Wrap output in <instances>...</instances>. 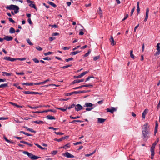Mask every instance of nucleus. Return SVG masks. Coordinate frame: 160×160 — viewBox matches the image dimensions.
<instances>
[{
	"label": "nucleus",
	"instance_id": "1",
	"mask_svg": "<svg viewBox=\"0 0 160 160\" xmlns=\"http://www.w3.org/2000/svg\"><path fill=\"white\" fill-rule=\"evenodd\" d=\"M148 124L145 123L142 128L143 138L144 140L146 141L149 137V130L148 128Z\"/></svg>",
	"mask_w": 160,
	"mask_h": 160
},
{
	"label": "nucleus",
	"instance_id": "2",
	"mask_svg": "<svg viewBox=\"0 0 160 160\" xmlns=\"http://www.w3.org/2000/svg\"><path fill=\"white\" fill-rule=\"evenodd\" d=\"M6 8L9 10H13L15 14H17L19 12V7L16 5L12 4L9 6H8L6 7Z\"/></svg>",
	"mask_w": 160,
	"mask_h": 160
},
{
	"label": "nucleus",
	"instance_id": "3",
	"mask_svg": "<svg viewBox=\"0 0 160 160\" xmlns=\"http://www.w3.org/2000/svg\"><path fill=\"white\" fill-rule=\"evenodd\" d=\"M23 153L24 154L27 155L29 158L33 160H36L41 158L40 157L36 156L26 151H23Z\"/></svg>",
	"mask_w": 160,
	"mask_h": 160
},
{
	"label": "nucleus",
	"instance_id": "4",
	"mask_svg": "<svg viewBox=\"0 0 160 160\" xmlns=\"http://www.w3.org/2000/svg\"><path fill=\"white\" fill-rule=\"evenodd\" d=\"M159 138H157L156 140L152 144L151 148L150 150L154 151V149L155 148V146L157 145V143L159 141Z\"/></svg>",
	"mask_w": 160,
	"mask_h": 160
},
{
	"label": "nucleus",
	"instance_id": "5",
	"mask_svg": "<svg viewBox=\"0 0 160 160\" xmlns=\"http://www.w3.org/2000/svg\"><path fill=\"white\" fill-rule=\"evenodd\" d=\"M62 155L66 157L67 158H73L74 157V156L73 155L71 154L68 152H66L65 153H63Z\"/></svg>",
	"mask_w": 160,
	"mask_h": 160
},
{
	"label": "nucleus",
	"instance_id": "6",
	"mask_svg": "<svg viewBox=\"0 0 160 160\" xmlns=\"http://www.w3.org/2000/svg\"><path fill=\"white\" fill-rule=\"evenodd\" d=\"M106 110L107 112H110L112 113H113L114 111H116V109L114 107H111V108H108Z\"/></svg>",
	"mask_w": 160,
	"mask_h": 160
},
{
	"label": "nucleus",
	"instance_id": "7",
	"mask_svg": "<svg viewBox=\"0 0 160 160\" xmlns=\"http://www.w3.org/2000/svg\"><path fill=\"white\" fill-rule=\"evenodd\" d=\"M3 59L7 61H10L12 62L16 60V59L14 58H12L10 57L7 56L3 58Z\"/></svg>",
	"mask_w": 160,
	"mask_h": 160
},
{
	"label": "nucleus",
	"instance_id": "8",
	"mask_svg": "<svg viewBox=\"0 0 160 160\" xmlns=\"http://www.w3.org/2000/svg\"><path fill=\"white\" fill-rule=\"evenodd\" d=\"M158 51H157L155 54V55L157 56L160 54V43H158L156 46Z\"/></svg>",
	"mask_w": 160,
	"mask_h": 160
},
{
	"label": "nucleus",
	"instance_id": "9",
	"mask_svg": "<svg viewBox=\"0 0 160 160\" xmlns=\"http://www.w3.org/2000/svg\"><path fill=\"white\" fill-rule=\"evenodd\" d=\"M83 109L82 107L80 104H78L75 107V110L78 111Z\"/></svg>",
	"mask_w": 160,
	"mask_h": 160
},
{
	"label": "nucleus",
	"instance_id": "10",
	"mask_svg": "<svg viewBox=\"0 0 160 160\" xmlns=\"http://www.w3.org/2000/svg\"><path fill=\"white\" fill-rule=\"evenodd\" d=\"M84 79H76L74 80L71 83V84H73L76 83H79L80 82H83L84 81Z\"/></svg>",
	"mask_w": 160,
	"mask_h": 160
},
{
	"label": "nucleus",
	"instance_id": "11",
	"mask_svg": "<svg viewBox=\"0 0 160 160\" xmlns=\"http://www.w3.org/2000/svg\"><path fill=\"white\" fill-rule=\"evenodd\" d=\"M13 39V37L9 36H5V37L4 38V40H6L8 41H12Z\"/></svg>",
	"mask_w": 160,
	"mask_h": 160
},
{
	"label": "nucleus",
	"instance_id": "12",
	"mask_svg": "<svg viewBox=\"0 0 160 160\" xmlns=\"http://www.w3.org/2000/svg\"><path fill=\"white\" fill-rule=\"evenodd\" d=\"M149 8H147L146 12L145 18L144 20V22H146L148 20V13H149Z\"/></svg>",
	"mask_w": 160,
	"mask_h": 160
},
{
	"label": "nucleus",
	"instance_id": "13",
	"mask_svg": "<svg viewBox=\"0 0 160 160\" xmlns=\"http://www.w3.org/2000/svg\"><path fill=\"white\" fill-rule=\"evenodd\" d=\"M93 104L90 102H86L85 105L83 106L84 107H92Z\"/></svg>",
	"mask_w": 160,
	"mask_h": 160
},
{
	"label": "nucleus",
	"instance_id": "14",
	"mask_svg": "<svg viewBox=\"0 0 160 160\" xmlns=\"http://www.w3.org/2000/svg\"><path fill=\"white\" fill-rule=\"evenodd\" d=\"M106 120L105 119L102 118H98V122L99 123H103Z\"/></svg>",
	"mask_w": 160,
	"mask_h": 160
},
{
	"label": "nucleus",
	"instance_id": "15",
	"mask_svg": "<svg viewBox=\"0 0 160 160\" xmlns=\"http://www.w3.org/2000/svg\"><path fill=\"white\" fill-rule=\"evenodd\" d=\"M70 144L68 143L64 146L60 148H64L65 149H67L68 148L70 147Z\"/></svg>",
	"mask_w": 160,
	"mask_h": 160
},
{
	"label": "nucleus",
	"instance_id": "16",
	"mask_svg": "<svg viewBox=\"0 0 160 160\" xmlns=\"http://www.w3.org/2000/svg\"><path fill=\"white\" fill-rule=\"evenodd\" d=\"M81 52V51H75V52H72L70 54V55H74L80 53Z\"/></svg>",
	"mask_w": 160,
	"mask_h": 160
},
{
	"label": "nucleus",
	"instance_id": "17",
	"mask_svg": "<svg viewBox=\"0 0 160 160\" xmlns=\"http://www.w3.org/2000/svg\"><path fill=\"white\" fill-rule=\"evenodd\" d=\"M22 84L23 85L32 86L34 85V83L33 82H23Z\"/></svg>",
	"mask_w": 160,
	"mask_h": 160
},
{
	"label": "nucleus",
	"instance_id": "18",
	"mask_svg": "<svg viewBox=\"0 0 160 160\" xmlns=\"http://www.w3.org/2000/svg\"><path fill=\"white\" fill-rule=\"evenodd\" d=\"M46 118L48 119L49 120H55V118L54 117L51 116V115H48L46 117Z\"/></svg>",
	"mask_w": 160,
	"mask_h": 160
},
{
	"label": "nucleus",
	"instance_id": "19",
	"mask_svg": "<svg viewBox=\"0 0 160 160\" xmlns=\"http://www.w3.org/2000/svg\"><path fill=\"white\" fill-rule=\"evenodd\" d=\"M2 73V75L3 76H5V75L6 76H11L12 74L11 73H9L5 72H3Z\"/></svg>",
	"mask_w": 160,
	"mask_h": 160
},
{
	"label": "nucleus",
	"instance_id": "20",
	"mask_svg": "<svg viewBox=\"0 0 160 160\" xmlns=\"http://www.w3.org/2000/svg\"><path fill=\"white\" fill-rule=\"evenodd\" d=\"M20 142L21 143H22L24 144H27L30 147H32V144H31L29 143L28 142L23 141H20Z\"/></svg>",
	"mask_w": 160,
	"mask_h": 160
},
{
	"label": "nucleus",
	"instance_id": "21",
	"mask_svg": "<svg viewBox=\"0 0 160 160\" xmlns=\"http://www.w3.org/2000/svg\"><path fill=\"white\" fill-rule=\"evenodd\" d=\"M33 122L34 123L38 124H43L44 123L43 121L41 120L33 121Z\"/></svg>",
	"mask_w": 160,
	"mask_h": 160
},
{
	"label": "nucleus",
	"instance_id": "22",
	"mask_svg": "<svg viewBox=\"0 0 160 160\" xmlns=\"http://www.w3.org/2000/svg\"><path fill=\"white\" fill-rule=\"evenodd\" d=\"M15 32V30L13 28L11 27L10 28V29H9V32L10 33H11V34L14 33Z\"/></svg>",
	"mask_w": 160,
	"mask_h": 160
},
{
	"label": "nucleus",
	"instance_id": "23",
	"mask_svg": "<svg viewBox=\"0 0 160 160\" xmlns=\"http://www.w3.org/2000/svg\"><path fill=\"white\" fill-rule=\"evenodd\" d=\"M78 92H77V91H75L69 93H68L67 94V96H70L73 94H78Z\"/></svg>",
	"mask_w": 160,
	"mask_h": 160
},
{
	"label": "nucleus",
	"instance_id": "24",
	"mask_svg": "<svg viewBox=\"0 0 160 160\" xmlns=\"http://www.w3.org/2000/svg\"><path fill=\"white\" fill-rule=\"evenodd\" d=\"M146 114L147 112L146 111V109H145L142 114V117L143 119H145Z\"/></svg>",
	"mask_w": 160,
	"mask_h": 160
},
{
	"label": "nucleus",
	"instance_id": "25",
	"mask_svg": "<svg viewBox=\"0 0 160 160\" xmlns=\"http://www.w3.org/2000/svg\"><path fill=\"white\" fill-rule=\"evenodd\" d=\"M110 41L111 43V44L112 43V45L113 46L116 44V42H114V39L112 36L111 37L110 39Z\"/></svg>",
	"mask_w": 160,
	"mask_h": 160
},
{
	"label": "nucleus",
	"instance_id": "26",
	"mask_svg": "<svg viewBox=\"0 0 160 160\" xmlns=\"http://www.w3.org/2000/svg\"><path fill=\"white\" fill-rule=\"evenodd\" d=\"M44 111H45V112H48L50 111V112H56V110H55V109H54L46 110Z\"/></svg>",
	"mask_w": 160,
	"mask_h": 160
},
{
	"label": "nucleus",
	"instance_id": "27",
	"mask_svg": "<svg viewBox=\"0 0 160 160\" xmlns=\"http://www.w3.org/2000/svg\"><path fill=\"white\" fill-rule=\"evenodd\" d=\"M99 10L98 11V13L100 15V16L101 18H102V12L101 9V8L100 7H99Z\"/></svg>",
	"mask_w": 160,
	"mask_h": 160
},
{
	"label": "nucleus",
	"instance_id": "28",
	"mask_svg": "<svg viewBox=\"0 0 160 160\" xmlns=\"http://www.w3.org/2000/svg\"><path fill=\"white\" fill-rule=\"evenodd\" d=\"M150 151H151V158L152 159H153L154 156L155 154L154 151L150 150Z\"/></svg>",
	"mask_w": 160,
	"mask_h": 160
},
{
	"label": "nucleus",
	"instance_id": "29",
	"mask_svg": "<svg viewBox=\"0 0 160 160\" xmlns=\"http://www.w3.org/2000/svg\"><path fill=\"white\" fill-rule=\"evenodd\" d=\"M48 3L54 8L56 7L57 6L55 4L51 2L48 1Z\"/></svg>",
	"mask_w": 160,
	"mask_h": 160
},
{
	"label": "nucleus",
	"instance_id": "30",
	"mask_svg": "<svg viewBox=\"0 0 160 160\" xmlns=\"http://www.w3.org/2000/svg\"><path fill=\"white\" fill-rule=\"evenodd\" d=\"M130 57L131 58H132L133 59H134V56L133 54V50H131L130 51Z\"/></svg>",
	"mask_w": 160,
	"mask_h": 160
},
{
	"label": "nucleus",
	"instance_id": "31",
	"mask_svg": "<svg viewBox=\"0 0 160 160\" xmlns=\"http://www.w3.org/2000/svg\"><path fill=\"white\" fill-rule=\"evenodd\" d=\"M91 51L90 49H89L88 51V52H87L86 54H85L84 55L83 57H87L90 54V52H91Z\"/></svg>",
	"mask_w": 160,
	"mask_h": 160
},
{
	"label": "nucleus",
	"instance_id": "32",
	"mask_svg": "<svg viewBox=\"0 0 160 160\" xmlns=\"http://www.w3.org/2000/svg\"><path fill=\"white\" fill-rule=\"evenodd\" d=\"M8 86V83H4L0 85V88H3Z\"/></svg>",
	"mask_w": 160,
	"mask_h": 160
},
{
	"label": "nucleus",
	"instance_id": "33",
	"mask_svg": "<svg viewBox=\"0 0 160 160\" xmlns=\"http://www.w3.org/2000/svg\"><path fill=\"white\" fill-rule=\"evenodd\" d=\"M31 4L29 5V6L33 8L34 9L37 10V8L34 4H33V3H30Z\"/></svg>",
	"mask_w": 160,
	"mask_h": 160
},
{
	"label": "nucleus",
	"instance_id": "34",
	"mask_svg": "<svg viewBox=\"0 0 160 160\" xmlns=\"http://www.w3.org/2000/svg\"><path fill=\"white\" fill-rule=\"evenodd\" d=\"M89 72V71H86L85 72H83L82 73H81L80 75L81 78L84 75H85L86 74L88 73Z\"/></svg>",
	"mask_w": 160,
	"mask_h": 160
},
{
	"label": "nucleus",
	"instance_id": "35",
	"mask_svg": "<svg viewBox=\"0 0 160 160\" xmlns=\"http://www.w3.org/2000/svg\"><path fill=\"white\" fill-rule=\"evenodd\" d=\"M35 145L37 147H38V148H40V149H41L42 150H43V149H45V148H44L42 147L40 145H39V144H38V143H35Z\"/></svg>",
	"mask_w": 160,
	"mask_h": 160
},
{
	"label": "nucleus",
	"instance_id": "36",
	"mask_svg": "<svg viewBox=\"0 0 160 160\" xmlns=\"http://www.w3.org/2000/svg\"><path fill=\"white\" fill-rule=\"evenodd\" d=\"M139 2H137V13L138 14L140 12V8H139Z\"/></svg>",
	"mask_w": 160,
	"mask_h": 160
},
{
	"label": "nucleus",
	"instance_id": "37",
	"mask_svg": "<svg viewBox=\"0 0 160 160\" xmlns=\"http://www.w3.org/2000/svg\"><path fill=\"white\" fill-rule=\"evenodd\" d=\"M92 86H93V85L92 84H85V85H82L83 87H92Z\"/></svg>",
	"mask_w": 160,
	"mask_h": 160
},
{
	"label": "nucleus",
	"instance_id": "38",
	"mask_svg": "<svg viewBox=\"0 0 160 160\" xmlns=\"http://www.w3.org/2000/svg\"><path fill=\"white\" fill-rule=\"evenodd\" d=\"M75 106V105L74 104H72L70 106H69V107H67V109H70L72 108H74Z\"/></svg>",
	"mask_w": 160,
	"mask_h": 160
},
{
	"label": "nucleus",
	"instance_id": "39",
	"mask_svg": "<svg viewBox=\"0 0 160 160\" xmlns=\"http://www.w3.org/2000/svg\"><path fill=\"white\" fill-rule=\"evenodd\" d=\"M31 94H38L41 95L42 94V93L40 92L31 91Z\"/></svg>",
	"mask_w": 160,
	"mask_h": 160
},
{
	"label": "nucleus",
	"instance_id": "40",
	"mask_svg": "<svg viewBox=\"0 0 160 160\" xmlns=\"http://www.w3.org/2000/svg\"><path fill=\"white\" fill-rule=\"evenodd\" d=\"M83 122L82 121L80 120H73L72 121L70 122V123H73L74 122Z\"/></svg>",
	"mask_w": 160,
	"mask_h": 160
},
{
	"label": "nucleus",
	"instance_id": "41",
	"mask_svg": "<svg viewBox=\"0 0 160 160\" xmlns=\"http://www.w3.org/2000/svg\"><path fill=\"white\" fill-rule=\"evenodd\" d=\"M62 138H60V139H57L56 138H55L54 139V140L55 141H56L57 142H60L62 141Z\"/></svg>",
	"mask_w": 160,
	"mask_h": 160
},
{
	"label": "nucleus",
	"instance_id": "42",
	"mask_svg": "<svg viewBox=\"0 0 160 160\" xmlns=\"http://www.w3.org/2000/svg\"><path fill=\"white\" fill-rule=\"evenodd\" d=\"M56 108L58 109V110H62L63 112H65V111H66V110H67V108H66V109H63V108H58V107H57V108Z\"/></svg>",
	"mask_w": 160,
	"mask_h": 160
},
{
	"label": "nucleus",
	"instance_id": "43",
	"mask_svg": "<svg viewBox=\"0 0 160 160\" xmlns=\"http://www.w3.org/2000/svg\"><path fill=\"white\" fill-rule=\"evenodd\" d=\"M87 92L88 91H85V90L77 91V92H78V94L85 93V92Z\"/></svg>",
	"mask_w": 160,
	"mask_h": 160
},
{
	"label": "nucleus",
	"instance_id": "44",
	"mask_svg": "<svg viewBox=\"0 0 160 160\" xmlns=\"http://www.w3.org/2000/svg\"><path fill=\"white\" fill-rule=\"evenodd\" d=\"M71 66H72V64H70V65H66V66H63L62 68H63V69H65V68H68L69 67H71Z\"/></svg>",
	"mask_w": 160,
	"mask_h": 160
},
{
	"label": "nucleus",
	"instance_id": "45",
	"mask_svg": "<svg viewBox=\"0 0 160 160\" xmlns=\"http://www.w3.org/2000/svg\"><path fill=\"white\" fill-rule=\"evenodd\" d=\"M27 42L30 45H33V44L31 42V41L29 39H27Z\"/></svg>",
	"mask_w": 160,
	"mask_h": 160
},
{
	"label": "nucleus",
	"instance_id": "46",
	"mask_svg": "<svg viewBox=\"0 0 160 160\" xmlns=\"http://www.w3.org/2000/svg\"><path fill=\"white\" fill-rule=\"evenodd\" d=\"M70 118L72 119H76L79 118L80 117L78 116L75 117H73L71 115L70 116Z\"/></svg>",
	"mask_w": 160,
	"mask_h": 160
},
{
	"label": "nucleus",
	"instance_id": "47",
	"mask_svg": "<svg viewBox=\"0 0 160 160\" xmlns=\"http://www.w3.org/2000/svg\"><path fill=\"white\" fill-rule=\"evenodd\" d=\"M52 52H44V54L45 56H47V55L51 54H52Z\"/></svg>",
	"mask_w": 160,
	"mask_h": 160
},
{
	"label": "nucleus",
	"instance_id": "48",
	"mask_svg": "<svg viewBox=\"0 0 160 160\" xmlns=\"http://www.w3.org/2000/svg\"><path fill=\"white\" fill-rule=\"evenodd\" d=\"M73 58H68V59H65V61L66 62H69L70 61L73 60Z\"/></svg>",
	"mask_w": 160,
	"mask_h": 160
},
{
	"label": "nucleus",
	"instance_id": "49",
	"mask_svg": "<svg viewBox=\"0 0 160 160\" xmlns=\"http://www.w3.org/2000/svg\"><path fill=\"white\" fill-rule=\"evenodd\" d=\"M8 19L9 21L12 23H14L15 22V21L13 20L12 18H8Z\"/></svg>",
	"mask_w": 160,
	"mask_h": 160
},
{
	"label": "nucleus",
	"instance_id": "50",
	"mask_svg": "<svg viewBox=\"0 0 160 160\" xmlns=\"http://www.w3.org/2000/svg\"><path fill=\"white\" fill-rule=\"evenodd\" d=\"M43 59L44 60H51V59L50 58L48 57H45L44 58H43Z\"/></svg>",
	"mask_w": 160,
	"mask_h": 160
},
{
	"label": "nucleus",
	"instance_id": "51",
	"mask_svg": "<svg viewBox=\"0 0 160 160\" xmlns=\"http://www.w3.org/2000/svg\"><path fill=\"white\" fill-rule=\"evenodd\" d=\"M32 60L36 63H38L39 62V61L36 58L32 59Z\"/></svg>",
	"mask_w": 160,
	"mask_h": 160
},
{
	"label": "nucleus",
	"instance_id": "52",
	"mask_svg": "<svg viewBox=\"0 0 160 160\" xmlns=\"http://www.w3.org/2000/svg\"><path fill=\"white\" fill-rule=\"evenodd\" d=\"M93 107H89L86 109V110L87 111H89L91 110L93 108Z\"/></svg>",
	"mask_w": 160,
	"mask_h": 160
},
{
	"label": "nucleus",
	"instance_id": "53",
	"mask_svg": "<svg viewBox=\"0 0 160 160\" xmlns=\"http://www.w3.org/2000/svg\"><path fill=\"white\" fill-rule=\"evenodd\" d=\"M54 133H55L57 135H63L64 134L63 133H62L61 132H54Z\"/></svg>",
	"mask_w": 160,
	"mask_h": 160
},
{
	"label": "nucleus",
	"instance_id": "54",
	"mask_svg": "<svg viewBox=\"0 0 160 160\" xmlns=\"http://www.w3.org/2000/svg\"><path fill=\"white\" fill-rule=\"evenodd\" d=\"M100 58L99 56H95L93 58V60L94 61H96L97 60H98Z\"/></svg>",
	"mask_w": 160,
	"mask_h": 160
},
{
	"label": "nucleus",
	"instance_id": "55",
	"mask_svg": "<svg viewBox=\"0 0 160 160\" xmlns=\"http://www.w3.org/2000/svg\"><path fill=\"white\" fill-rule=\"evenodd\" d=\"M43 84H44L43 82H37V83H34V85H39Z\"/></svg>",
	"mask_w": 160,
	"mask_h": 160
},
{
	"label": "nucleus",
	"instance_id": "56",
	"mask_svg": "<svg viewBox=\"0 0 160 160\" xmlns=\"http://www.w3.org/2000/svg\"><path fill=\"white\" fill-rule=\"evenodd\" d=\"M16 60H20V61H24L26 60V58H15Z\"/></svg>",
	"mask_w": 160,
	"mask_h": 160
},
{
	"label": "nucleus",
	"instance_id": "57",
	"mask_svg": "<svg viewBox=\"0 0 160 160\" xmlns=\"http://www.w3.org/2000/svg\"><path fill=\"white\" fill-rule=\"evenodd\" d=\"M59 35V33L58 32H53L52 33V36H58Z\"/></svg>",
	"mask_w": 160,
	"mask_h": 160
},
{
	"label": "nucleus",
	"instance_id": "58",
	"mask_svg": "<svg viewBox=\"0 0 160 160\" xmlns=\"http://www.w3.org/2000/svg\"><path fill=\"white\" fill-rule=\"evenodd\" d=\"M135 9V7H134V8H133L131 10V14H130L131 16H132L133 15L134 12V11Z\"/></svg>",
	"mask_w": 160,
	"mask_h": 160
},
{
	"label": "nucleus",
	"instance_id": "59",
	"mask_svg": "<svg viewBox=\"0 0 160 160\" xmlns=\"http://www.w3.org/2000/svg\"><path fill=\"white\" fill-rule=\"evenodd\" d=\"M91 78H94V77H93V76L88 77V78H86V80L85 81V82H86L87 81L89 80H90V79Z\"/></svg>",
	"mask_w": 160,
	"mask_h": 160
},
{
	"label": "nucleus",
	"instance_id": "60",
	"mask_svg": "<svg viewBox=\"0 0 160 160\" xmlns=\"http://www.w3.org/2000/svg\"><path fill=\"white\" fill-rule=\"evenodd\" d=\"M82 87H82V85H81V86H79V87H75V88H73V89H74V90H76V89H78L81 88H82Z\"/></svg>",
	"mask_w": 160,
	"mask_h": 160
},
{
	"label": "nucleus",
	"instance_id": "61",
	"mask_svg": "<svg viewBox=\"0 0 160 160\" xmlns=\"http://www.w3.org/2000/svg\"><path fill=\"white\" fill-rule=\"evenodd\" d=\"M24 94H31V91H24L23 92Z\"/></svg>",
	"mask_w": 160,
	"mask_h": 160
},
{
	"label": "nucleus",
	"instance_id": "62",
	"mask_svg": "<svg viewBox=\"0 0 160 160\" xmlns=\"http://www.w3.org/2000/svg\"><path fill=\"white\" fill-rule=\"evenodd\" d=\"M71 48L70 47H65L62 48L64 50H69Z\"/></svg>",
	"mask_w": 160,
	"mask_h": 160
},
{
	"label": "nucleus",
	"instance_id": "63",
	"mask_svg": "<svg viewBox=\"0 0 160 160\" xmlns=\"http://www.w3.org/2000/svg\"><path fill=\"white\" fill-rule=\"evenodd\" d=\"M36 49L38 50L39 51H41L42 50V48H41L39 46H37L36 47Z\"/></svg>",
	"mask_w": 160,
	"mask_h": 160
},
{
	"label": "nucleus",
	"instance_id": "64",
	"mask_svg": "<svg viewBox=\"0 0 160 160\" xmlns=\"http://www.w3.org/2000/svg\"><path fill=\"white\" fill-rule=\"evenodd\" d=\"M82 143V142H76L73 143V144L74 145H78V144H81Z\"/></svg>",
	"mask_w": 160,
	"mask_h": 160
}]
</instances>
